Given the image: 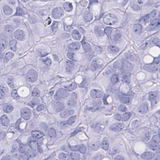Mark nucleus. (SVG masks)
Returning a JSON list of instances; mask_svg holds the SVG:
<instances>
[{"instance_id": "nucleus-1", "label": "nucleus", "mask_w": 160, "mask_h": 160, "mask_svg": "<svg viewBox=\"0 0 160 160\" xmlns=\"http://www.w3.org/2000/svg\"><path fill=\"white\" fill-rule=\"evenodd\" d=\"M153 141L150 142L148 143L149 148L157 152V154L159 155L160 153V146L158 144V142L160 141V135H155L152 138Z\"/></svg>"}, {"instance_id": "nucleus-2", "label": "nucleus", "mask_w": 160, "mask_h": 160, "mask_svg": "<svg viewBox=\"0 0 160 160\" xmlns=\"http://www.w3.org/2000/svg\"><path fill=\"white\" fill-rule=\"evenodd\" d=\"M43 138H41L39 139L36 140V139L33 137H29L27 139V143L30 149H34L38 145H42Z\"/></svg>"}, {"instance_id": "nucleus-3", "label": "nucleus", "mask_w": 160, "mask_h": 160, "mask_svg": "<svg viewBox=\"0 0 160 160\" xmlns=\"http://www.w3.org/2000/svg\"><path fill=\"white\" fill-rule=\"evenodd\" d=\"M146 29L148 31H151L154 29L158 30L160 29V20L157 18L152 19L150 23L147 27Z\"/></svg>"}, {"instance_id": "nucleus-4", "label": "nucleus", "mask_w": 160, "mask_h": 160, "mask_svg": "<svg viewBox=\"0 0 160 160\" xmlns=\"http://www.w3.org/2000/svg\"><path fill=\"white\" fill-rule=\"evenodd\" d=\"M38 75L36 72L33 69L29 70L27 73L26 80L30 82H33L37 80Z\"/></svg>"}, {"instance_id": "nucleus-5", "label": "nucleus", "mask_w": 160, "mask_h": 160, "mask_svg": "<svg viewBox=\"0 0 160 160\" xmlns=\"http://www.w3.org/2000/svg\"><path fill=\"white\" fill-rule=\"evenodd\" d=\"M48 135L49 137L48 138V145H51L53 144L55 141V138L56 135V130L53 128H51L48 130Z\"/></svg>"}, {"instance_id": "nucleus-6", "label": "nucleus", "mask_w": 160, "mask_h": 160, "mask_svg": "<svg viewBox=\"0 0 160 160\" xmlns=\"http://www.w3.org/2000/svg\"><path fill=\"white\" fill-rule=\"evenodd\" d=\"M110 28L109 27H107L105 29L103 28L96 26L94 29V32L96 34H98L99 36H102L105 33H108L107 31L109 30V33L110 32Z\"/></svg>"}, {"instance_id": "nucleus-7", "label": "nucleus", "mask_w": 160, "mask_h": 160, "mask_svg": "<svg viewBox=\"0 0 160 160\" xmlns=\"http://www.w3.org/2000/svg\"><path fill=\"white\" fill-rule=\"evenodd\" d=\"M35 154V150L34 149H33L32 152H29L28 154L26 153H21L18 160H28L29 157H32Z\"/></svg>"}, {"instance_id": "nucleus-8", "label": "nucleus", "mask_w": 160, "mask_h": 160, "mask_svg": "<svg viewBox=\"0 0 160 160\" xmlns=\"http://www.w3.org/2000/svg\"><path fill=\"white\" fill-rule=\"evenodd\" d=\"M31 111L28 108H25L21 111V117L26 120H28L31 115Z\"/></svg>"}, {"instance_id": "nucleus-9", "label": "nucleus", "mask_w": 160, "mask_h": 160, "mask_svg": "<svg viewBox=\"0 0 160 160\" xmlns=\"http://www.w3.org/2000/svg\"><path fill=\"white\" fill-rule=\"evenodd\" d=\"M29 147L28 145L21 144L19 145V150L21 153H26L28 154L29 152H32L33 149L29 150Z\"/></svg>"}, {"instance_id": "nucleus-10", "label": "nucleus", "mask_w": 160, "mask_h": 160, "mask_svg": "<svg viewBox=\"0 0 160 160\" xmlns=\"http://www.w3.org/2000/svg\"><path fill=\"white\" fill-rule=\"evenodd\" d=\"M62 9L60 8H54L52 12L53 17L57 18L60 17L62 14Z\"/></svg>"}, {"instance_id": "nucleus-11", "label": "nucleus", "mask_w": 160, "mask_h": 160, "mask_svg": "<svg viewBox=\"0 0 160 160\" xmlns=\"http://www.w3.org/2000/svg\"><path fill=\"white\" fill-rule=\"evenodd\" d=\"M32 135L31 137H33L35 138H38V139H39L41 138H43L42 137L44 136V133L42 132H40L38 130H33L31 132Z\"/></svg>"}, {"instance_id": "nucleus-12", "label": "nucleus", "mask_w": 160, "mask_h": 160, "mask_svg": "<svg viewBox=\"0 0 160 160\" xmlns=\"http://www.w3.org/2000/svg\"><path fill=\"white\" fill-rule=\"evenodd\" d=\"M90 95L93 98H99L102 95L103 93L100 90L93 89L91 91Z\"/></svg>"}, {"instance_id": "nucleus-13", "label": "nucleus", "mask_w": 160, "mask_h": 160, "mask_svg": "<svg viewBox=\"0 0 160 160\" xmlns=\"http://www.w3.org/2000/svg\"><path fill=\"white\" fill-rule=\"evenodd\" d=\"M154 155V152H146L142 153L141 157L142 159L147 160L151 159Z\"/></svg>"}, {"instance_id": "nucleus-14", "label": "nucleus", "mask_w": 160, "mask_h": 160, "mask_svg": "<svg viewBox=\"0 0 160 160\" xmlns=\"http://www.w3.org/2000/svg\"><path fill=\"white\" fill-rule=\"evenodd\" d=\"M15 38L19 40H22L24 37V35L22 31L18 29L16 31L14 32Z\"/></svg>"}, {"instance_id": "nucleus-15", "label": "nucleus", "mask_w": 160, "mask_h": 160, "mask_svg": "<svg viewBox=\"0 0 160 160\" xmlns=\"http://www.w3.org/2000/svg\"><path fill=\"white\" fill-rule=\"evenodd\" d=\"M118 96L120 100L122 103H126L129 102V98L126 94L120 92L119 93Z\"/></svg>"}, {"instance_id": "nucleus-16", "label": "nucleus", "mask_w": 160, "mask_h": 160, "mask_svg": "<svg viewBox=\"0 0 160 160\" xmlns=\"http://www.w3.org/2000/svg\"><path fill=\"white\" fill-rule=\"evenodd\" d=\"M133 31L137 35H139L142 32V27L139 24H136L134 25L133 27Z\"/></svg>"}, {"instance_id": "nucleus-17", "label": "nucleus", "mask_w": 160, "mask_h": 160, "mask_svg": "<svg viewBox=\"0 0 160 160\" xmlns=\"http://www.w3.org/2000/svg\"><path fill=\"white\" fill-rule=\"evenodd\" d=\"M27 124L25 122H22L21 119H18L16 123V126L19 129L23 130L25 128Z\"/></svg>"}, {"instance_id": "nucleus-18", "label": "nucleus", "mask_w": 160, "mask_h": 160, "mask_svg": "<svg viewBox=\"0 0 160 160\" xmlns=\"http://www.w3.org/2000/svg\"><path fill=\"white\" fill-rule=\"evenodd\" d=\"M92 14L88 11H86L83 15V19L86 22L90 21L92 18Z\"/></svg>"}, {"instance_id": "nucleus-19", "label": "nucleus", "mask_w": 160, "mask_h": 160, "mask_svg": "<svg viewBox=\"0 0 160 160\" xmlns=\"http://www.w3.org/2000/svg\"><path fill=\"white\" fill-rule=\"evenodd\" d=\"M156 96V93L154 92L149 93L148 99L151 101L152 105H154L156 103L157 101H155Z\"/></svg>"}, {"instance_id": "nucleus-20", "label": "nucleus", "mask_w": 160, "mask_h": 160, "mask_svg": "<svg viewBox=\"0 0 160 160\" xmlns=\"http://www.w3.org/2000/svg\"><path fill=\"white\" fill-rule=\"evenodd\" d=\"M138 109V112L142 114L147 113L148 111L147 104L145 103H142L141 105Z\"/></svg>"}, {"instance_id": "nucleus-21", "label": "nucleus", "mask_w": 160, "mask_h": 160, "mask_svg": "<svg viewBox=\"0 0 160 160\" xmlns=\"http://www.w3.org/2000/svg\"><path fill=\"white\" fill-rule=\"evenodd\" d=\"M80 156L78 153H76L74 151H72L70 152L69 156V160H79Z\"/></svg>"}, {"instance_id": "nucleus-22", "label": "nucleus", "mask_w": 160, "mask_h": 160, "mask_svg": "<svg viewBox=\"0 0 160 160\" xmlns=\"http://www.w3.org/2000/svg\"><path fill=\"white\" fill-rule=\"evenodd\" d=\"M72 35L74 39L77 40H79L81 38L80 34L76 29L72 31Z\"/></svg>"}, {"instance_id": "nucleus-23", "label": "nucleus", "mask_w": 160, "mask_h": 160, "mask_svg": "<svg viewBox=\"0 0 160 160\" xmlns=\"http://www.w3.org/2000/svg\"><path fill=\"white\" fill-rule=\"evenodd\" d=\"M73 113V110H70V111L65 110L63 112L60 113V115L62 118H67L71 114H72Z\"/></svg>"}, {"instance_id": "nucleus-24", "label": "nucleus", "mask_w": 160, "mask_h": 160, "mask_svg": "<svg viewBox=\"0 0 160 160\" xmlns=\"http://www.w3.org/2000/svg\"><path fill=\"white\" fill-rule=\"evenodd\" d=\"M151 19V18L150 16L148 14L143 17H140L139 19V21L141 23H143L145 24V23L148 22Z\"/></svg>"}, {"instance_id": "nucleus-25", "label": "nucleus", "mask_w": 160, "mask_h": 160, "mask_svg": "<svg viewBox=\"0 0 160 160\" xmlns=\"http://www.w3.org/2000/svg\"><path fill=\"white\" fill-rule=\"evenodd\" d=\"M68 49L70 50H77L79 48V44L78 42H73L69 44L68 46Z\"/></svg>"}, {"instance_id": "nucleus-26", "label": "nucleus", "mask_w": 160, "mask_h": 160, "mask_svg": "<svg viewBox=\"0 0 160 160\" xmlns=\"http://www.w3.org/2000/svg\"><path fill=\"white\" fill-rule=\"evenodd\" d=\"M17 43V41L15 39L11 40L10 42L9 46L11 49L13 51H15L16 50Z\"/></svg>"}, {"instance_id": "nucleus-27", "label": "nucleus", "mask_w": 160, "mask_h": 160, "mask_svg": "<svg viewBox=\"0 0 160 160\" xmlns=\"http://www.w3.org/2000/svg\"><path fill=\"white\" fill-rule=\"evenodd\" d=\"M123 126L122 124L120 123H116L113 124L112 126L113 130L115 131L118 132L122 128Z\"/></svg>"}, {"instance_id": "nucleus-28", "label": "nucleus", "mask_w": 160, "mask_h": 160, "mask_svg": "<svg viewBox=\"0 0 160 160\" xmlns=\"http://www.w3.org/2000/svg\"><path fill=\"white\" fill-rule=\"evenodd\" d=\"M100 125L98 123L95 122L93 125H90L91 127L94 129L95 131L98 132H99L102 130V128L100 127Z\"/></svg>"}, {"instance_id": "nucleus-29", "label": "nucleus", "mask_w": 160, "mask_h": 160, "mask_svg": "<svg viewBox=\"0 0 160 160\" xmlns=\"http://www.w3.org/2000/svg\"><path fill=\"white\" fill-rule=\"evenodd\" d=\"M103 21L106 24L111 25L112 23L110 22V14H108L104 16L103 18Z\"/></svg>"}, {"instance_id": "nucleus-30", "label": "nucleus", "mask_w": 160, "mask_h": 160, "mask_svg": "<svg viewBox=\"0 0 160 160\" xmlns=\"http://www.w3.org/2000/svg\"><path fill=\"white\" fill-rule=\"evenodd\" d=\"M66 64V69L68 71H70L74 67V64L71 61H68Z\"/></svg>"}, {"instance_id": "nucleus-31", "label": "nucleus", "mask_w": 160, "mask_h": 160, "mask_svg": "<svg viewBox=\"0 0 160 160\" xmlns=\"http://www.w3.org/2000/svg\"><path fill=\"white\" fill-rule=\"evenodd\" d=\"M112 39L116 42L121 40L122 39L121 34L118 32H116L112 36Z\"/></svg>"}, {"instance_id": "nucleus-32", "label": "nucleus", "mask_w": 160, "mask_h": 160, "mask_svg": "<svg viewBox=\"0 0 160 160\" xmlns=\"http://www.w3.org/2000/svg\"><path fill=\"white\" fill-rule=\"evenodd\" d=\"M151 134L148 132H146L145 134L143 135L142 138V141L145 142H147L150 139Z\"/></svg>"}, {"instance_id": "nucleus-33", "label": "nucleus", "mask_w": 160, "mask_h": 160, "mask_svg": "<svg viewBox=\"0 0 160 160\" xmlns=\"http://www.w3.org/2000/svg\"><path fill=\"white\" fill-rule=\"evenodd\" d=\"M3 12L5 14L9 15L12 13V11L11 8L8 6H5L3 8Z\"/></svg>"}, {"instance_id": "nucleus-34", "label": "nucleus", "mask_w": 160, "mask_h": 160, "mask_svg": "<svg viewBox=\"0 0 160 160\" xmlns=\"http://www.w3.org/2000/svg\"><path fill=\"white\" fill-rule=\"evenodd\" d=\"M2 123L4 126L7 125L9 121V119L6 115L2 116L1 118Z\"/></svg>"}, {"instance_id": "nucleus-35", "label": "nucleus", "mask_w": 160, "mask_h": 160, "mask_svg": "<svg viewBox=\"0 0 160 160\" xmlns=\"http://www.w3.org/2000/svg\"><path fill=\"white\" fill-rule=\"evenodd\" d=\"M84 129L83 127H78L75 130L71 133L70 137L73 136L80 132H82Z\"/></svg>"}, {"instance_id": "nucleus-36", "label": "nucleus", "mask_w": 160, "mask_h": 160, "mask_svg": "<svg viewBox=\"0 0 160 160\" xmlns=\"http://www.w3.org/2000/svg\"><path fill=\"white\" fill-rule=\"evenodd\" d=\"M81 43L83 49L85 51H88L90 50L91 46L88 43H85V42L83 41H82L81 42Z\"/></svg>"}, {"instance_id": "nucleus-37", "label": "nucleus", "mask_w": 160, "mask_h": 160, "mask_svg": "<svg viewBox=\"0 0 160 160\" xmlns=\"http://www.w3.org/2000/svg\"><path fill=\"white\" fill-rule=\"evenodd\" d=\"M63 108V105L61 102L57 103L55 107V110L57 112H59L62 110Z\"/></svg>"}, {"instance_id": "nucleus-38", "label": "nucleus", "mask_w": 160, "mask_h": 160, "mask_svg": "<svg viewBox=\"0 0 160 160\" xmlns=\"http://www.w3.org/2000/svg\"><path fill=\"white\" fill-rule=\"evenodd\" d=\"M3 111L7 113L11 112L13 110V107L9 105H5L3 108Z\"/></svg>"}, {"instance_id": "nucleus-39", "label": "nucleus", "mask_w": 160, "mask_h": 160, "mask_svg": "<svg viewBox=\"0 0 160 160\" xmlns=\"http://www.w3.org/2000/svg\"><path fill=\"white\" fill-rule=\"evenodd\" d=\"M130 75L129 74H125L123 76L122 81L123 83H129L130 80L129 78Z\"/></svg>"}, {"instance_id": "nucleus-40", "label": "nucleus", "mask_w": 160, "mask_h": 160, "mask_svg": "<svg viewBox=\"0 0 160 160\" xmlns=\"http://www.w3.org/2000/svg\"><path fill=\"white\" fill-rule=\"evenodd\" d=\"M131 115L129 112H126L123 114L122 117V120L124 121H127Z\"/></svg>"}, {"instance_id": "nucleus-41", "label": "nucleus", "mask_w": 160, "mask_h": 160, "mask_svg": "<svg viewBox=\"0 0 160 160\" xmlns=\"http://www.w3.org/2000/svg\"><path fill=\"white\" fill-rule=\"evenodd\" d=\"M72 6L71 3H67L64 5L65 10L68 12L72 11Z\"/></svg>"}, {"instance_id": "nucleus-42", "label": "nucleus", "mask_w": 160, "mask_h": 160, "mask_svg": "<svg viewBox=\"0 0 160 160\" xmlns=\"http://www.w3.org/2000/svg\"><path fill=\"white\" fill-rule=\"evenodd\" d=\"M98 61L93 60L91 63V69L92 71H94L98 67L99 65L98 63Z\"/></svg>"}, {"instance_id": "nucleus-43", "label": "nucleus", "mask_w": 160, "mask_h": 160, "mask_svg": "<svg viewBox=\"0 0 160 160\" xmlns=\"http://www.w3.org/2000/svg\"><path fill=\"white\" fill-rule=\"evenodd\" d=\"M111 81L113 84L115 83L118 81V75L117 74H113L111 77Z\"/></svg>"}, {"instance_id": "nucleus-44", "label": "nucleus", "mask_w": 160, "mask_h": 160, "mask_svg": "<svg viewBox=\"0 0 160 160\" xmlns=\"http://www.w3.org/2000/svg\"><path fill=\"white\" fill-rule=\"evenodd\" d=\"M8 43L5 41H0V50H4L7 46Z\"/></svg>"}, {"instance_id": "nucleus-45", "label": "nucleus", "mask_w": 160, "mask_h": 160, "mask_svg": "<svg viewBox=\"0 0 160 160\" xmlns=\"http://www.w3.org/2000/svg\"><path fill=\"white\" fill-rule=\"evenodd\" d=\"M24 14V12L22 9L18 7L16 8V12L15 14L16 15L22 16Z\"/></svg>"}, {"instance_id": "nucleus-46", "label": "nucleus", "mask_w": 160, "mask_h": 160, "mask_svg": "<svg viewBox=\"0 0 160 160\" xmlns=\"http://www.w3.org/2000/svg\"><path fill=\"white\" fill-rule=\"evenodd\" d=\"M32 95L33 96H37L40 95V91L38 89L34 87L32 92Z\"/></svg>"}, {"instance_id": "nucleus-47", "label": "nucleus", "mask_w": 160, "mask_h": 160, "mask_svg": "<svg viewBox=\"0 0 160 160\" xmlns=\"http://www.w3.org/2000/svg\"><path fill=\"white\" fill-rule=\"evenodd\" d=\"M101 146L102 149L106 151L108 150V149L109 145L106 141L103 140L102 141Z\"/></svg>"}, {"instance_id": "nucleus-48", "label": "nucleus", "mask_w": 160, "mask_h": 160, "mask_svg": "<svg viewBox=\"0 0 160 160\" xmlns=\"http://www.w3.org/2000/svg\"><path fill=\"white\" fill-rule=\"evenodd\" d=\"M68 155L62 152L59 154L58 158L61 160H69L68 159Z\"/></svg>"}, {"instance_id": "nucleus-49", "label": "nucleus", "mask_w": 160, "mask_h": 160, "mask_svg": "<svg viewBox=\"0 0 160 160\" xmlns=\"http://www.w3.org/2000/svg\"><path fill=\"white\" fill-rule=\"evenodd\" d=\"M12 96L13 98L16 100H18L19 98V96L17 93V91L15 89L13 90L11 93Z\"/></svg>"}, {"instance_id": "nucleus-50", "label": "nucleus", "mask_w": 160, "mask_h": 160, "mask_svg": "<svg viewBox=\"0 0 160 160\" xmlns=\"http://www.w3.org/2000/svg\"><path fill=\"white\" fill-rule=\"evenodd\" d=\"M76 116H73L70 118L68 120L67 123L69 125H71L72 123H74L76 119Z\"/></svg>"}, {"instance_id": "nucleus-51", "label": "nucleus", "mask_w": 160, "mask_h": 160, "mask_svg": "<svg viewBox=\"0 0 160 160\" xmlns=\"http://www.w3.org/2000/svg\"><path fill=\"white\" fill-rule=\"evenodd\" d=\"M13 80V78L12 77H10L8 78V83L9 86L12 88H14V86L13 84L12 81Z\"/></svg>"}, {"instance_id": "nucleus-52", "label": "nucleus", "mask_w": 160, "mask_h": 160, "mask_svg": "<svg viewBox=\"0 0 160 160\" xmlns=\"http://www.w3.org/2000/svg\"><path fill=\"white\" fill-rule=\"evenodd\" d=\"M14 55V54L12 52H8L5 54V58L8 60H10L12 59Z\"/></svg>"}, {"instance_id": "nucleus-53", "label": "nucleus", "mask_w": 160, "mask_h": 160, "mask_svg": "<svg viewBox=\"0 0 160 160\" xmlns=\"http://www.w3.org/2000/svg\"><path fill=\"white\" fill-rule=\"evenodd\" d=\"M78 150L81 153H84L86 150V148L83 145H80L78 146Z\"/></svg>"}, {"instance_id": "nucleus-54", "label": "nucleus", "mask_w": 160, "mask_h": 160, "mask_svg": "<svg viewBox=\"0 0 160 160\" xmlns=\"http://www.w3.org/2000/svg\"><path fill=\"white\" fill-rule=\"evenodd\" d=\"M19 145L18 143L16 142H14L12 146L13 150H12L11 152H15L16 151L18 150V146H19Z\"/></svg>"}, {"instance_id": "nucleus-55", "label": "nucleus", "mask_w": 160, "mask_h": 160, "mask_svg": "<svg viewBox=\"0 0 160 160\" xmlns=\"http://www.w3.org/2000/svg\"><path fill=\"white\" fill-rule=\"evenodd\" d=\"M131 7L132 9L135 11L139 10L141 8V6L137 4H133L131 5Z\"/></svg>"}, {"instance_id": "nucleus-56", "label": "nucleus", "mask_w": 160, "mask_h": 160, "mask_svg": "<svg viewBox=\"0 0 160 160\" xmlns=\"http://www.w3.org/2000/svg\"><path fill=\"white\" fill-rule=\"evenodd\" d=\"M90 148L94 151L97 150L99 148V146L96 144H90L89 145Z\"/></svg>"}, {"instance_id": "nucleus-57", "label": "nucleus", "mask_w": 160, "mask_h": 160, "mask_svg": "<svg viewBox=\"0 0 160 160\" xmlns=\"http://www.w3.org/2000/svg\"><path fill=\"white\" fill-rule=\"evenodd\" d=\"M67 56L68 57L71 59L72 60L75 61L76 60L74 58V55L73 53L72 52H68L67 53Z\"/></svg>"}, {"instance_id": "nucleus-58", "label": "nucleus", "mask_w": 160, "mask_h": 160, "mask_svg": "<svg viewBox=\"0 0 160 160\" xmlns=\"http://www.w3.org/2000/svg\"><path fill=\"white\" fill-rule=\"evenodd\" d=\"M150 17L152 18H156L157 14V12L155 10H153L151 13L148 14Z\"/></svg>"}, {"instance_id": "nucleus-59", "label": "nucleus", "mask_w": 160, "mask_h": 160, "mask_svg": "<svg viewBox=\"0 0 160 160\" xmlns=\"http://www.w3.org/2000/svg\"><path fill=\"white\" fill-rule=\"evenodd\" d=\"M156 114L155 116H153L151 118V120L152 119L153 120V122L154 123L155 125L157 126L158 124V123H159V121H158V120H159L158 118H156Z\"/></svg>"}, {"instance_id": "nucleus-60", "label": "nucleus", "mask_w": 160, "mask_h": 160, "mask_svg": "<svg viewBox=\"0 0 160 160\" xmlns=\"http://www.w3.org/2000/svg\"><path fill=\"white\" fill-rule=\"evenodd\" d=\"M77 87V84L75 82L72 83L70 84L68 86V90L71 91L72 90L75 89Z\"/></svg>"}, {"instance_id": "nucleus-61", "label": "nucleus", "mask_w": 160, "mask_h": 160, "mask_svg": "<svg viewBox=\"0 0 160 160\" xmlns=\"http://www.w3.org/2000/svg\"><path fill=\"white\" fill-rule=\"evenodd\" d=\"M75 99L70 98L68 102V104L69 106H74L76 104V101Z\"/></svg>"}, {"instance_id": "nucleus-62", "label": "nucleus", "mask_w": 160, "mask_h": 160, "mask_svg": "<svg viewBox=\"0 0 160 160\" xmlns=\"http://www.w3.org/2000/svg\"><path fill=\"white\" fill-rule=\"evenodd\" d=\"M4 31L6 32H9L12 31V27L9 25H6L4 28Z\"/></svg>"}, {"instance_id": "nucleus-63", "label": "nucleus", "mask_w": 160, "mask_h": 160, "mask_svg": "<svg viewBox=\"0 0 160 160\" xmlns=\"http://www.w3.org/2000/svg\"><path fill=\"white\" fill-rule=\"evenodd\" d=\"M118 109L120 111L124 112L126 111L127 108L124 105L121 104L119 106Z\"/></svg>"}, {"instance_id": "nucleus-64", "label": "nucleus", "mask_w": 160, "mask_h": 160, "mask_svg": "<svg viewBox=\"0 0 160 160\" xmlns=\"http://www.w3.org/2000/svg\"><path fill=\"white\" fill-rule=\"evenodd\" d=\"M45 108L44 105L43 104H41L37 107L36 109L37 111L40 112L43 110Z\"/></svg>"}]
</instances>
